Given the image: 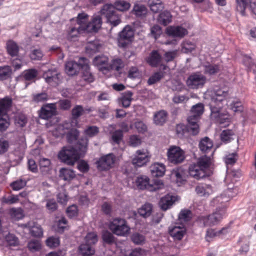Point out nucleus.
<instances>
[{"label":"nucleus","mask_w":256,"mask_h":256,"mask_svg":"<svg viewBox=\"0 0 256 256\" xmlns=\"http://www.w3.org/2000/svg\"><path fill=\"white\" fill-rule=\"evenodd\" d=\"M228 95V92L222 88L214 90L208 104L210 110V119L212 122L222 125L221 128L229 126L231 122L230 116L227 114L220 113L223 107V102Z\"/></svg>","instance_id":"f257e3e1"},{"label":"nucleus","mask_w":256,"mask_h":256,"mask_svg":"<svg viewBox=\"0 0 256 256\" xmlns=\"http://www.w3.org/2000/svg\"><path fill=\"white\" fill-rule=\"evenodd\" d=\"M88 138H82L74 147L64 146L59 152L58 158L62 162L72 166L80 158L84 156L88 150Z\"/></svg>","instance_id":"f03ea898"},{"label":"nucleus","mask_w":256,"mask_h":256,"mask_svg":"<svg viewBox=\"0 0 256 256\" xmlns=\"http://www.w3.org/2000/svg\"><path fill=\"white\" fill-rule=\"evenodd\" d=\"M57 115L58 111L55 103L44 104L39 112V116L41 118L48 120L46 124L47 127L54 126L60 120L56 116Z\"/></svg>","instance_id":"7ed1b4c3"},{"label":"nucleus","mask_w":256,"mask_h":256,"mask_svg":"<svg viewBox=\"0 0 256 256\" xmlns=\"http://www.w3.org/2000/svg\"><path fill=\"white\" fill-rule=\"evenodd\" d=\"M134 30L132 26H126L118 33L116 41L117 45L120 48H126L132 46L134 38Z\"/></svg>","instance_id":"20e7f679"},{"label":"nucleus","mask_w":256,"mask_h":256,"mask_svg":"<svg viewBox=\"0 0 256 256\" xmlns=\"http://www.w3.org/2000/svg\"><path fill=\"white\" fill-rule=\"evenodd\" d=\"M102 16L106 18V22L112 28L118 26L121 22L120 15L114 10L112 4H106L100 10Z\"/></svg>","instance_id":"39448f33"},{"label":"nucleus","mask_w":256,"mask_h":256,"mask_svg":"<svg viewBox=\"0 0 256 256\" xmlns=\"http://www.w3.org/2000/svg\"><path fill=\"white\" fill-rule=\"evenodd\" d=\"M12 98L8 96L0 99V128H8L10 126L8 112L12 106Z\"/></svg>","instance_id":"423d86ee"},{"label":"nucleus","mask_w":256,"mask_h":256,"mask_svg":"<svg viewBox=\"0 0 256 256\" xmlns=\"http://www.w3.org/2000/svg\"><path fill=\"white\" fill-rule=\"evenodd\" d=\"M109 228L114 234L120 236H126L130 232L126 221L120 218H115L110 222Z\"/></svg>","instance_id":"0eeeda50"},{"label":"nucleus","mask_w":256,"mask_h":256,"mask_svg":"<svg viewBox=\"0 0 256 256\" xmlns=\"http://www.w3.org/2000/svg\"><path fill=\"white\" fill-rule=\"evenodd\" d=\"M206 76L200 72H194L190 75L186 81L188 87L192 89H198L203 87L206 82Z\"/></svg>","instance_id":"6e6552de"},{"label":"nucleus","mask_w":256,"mask_h":256,"mask_svg":"<svg viewBox=\"0 0 256 256\" xmlns=\"http://www.w3.org/2000/svg\"><path fill=\"white\" fill-rule=\"evenodd\" d=\"M224 214V210H218L208 216H202L200 222L205 226H212L218 224L221 220Z\"/></svg>","instance_id":"1a4fd4ad"},{"label":"nucleus","mask_w":256,"mask_h":256,"mask_svg":"<svg viewBox=\"0 0 256 256\" xmlns=\"http://www.w3.org/2000/svg\"><path fill=\"white\" fill-rule=\"evenodd\" d=\"M86 60V58L80 57L78 58L77 62L74 60L66 62L65 64L66 72L70 76L76 75L80 72Z\"/></svg>","instance_id":"9d476101"},{"label":"nucleus","mask_w":256,"mask_h":256,"mask_svg":"<svg viewBox=\"0 0 256 256\" xmlns=\"http://www.w3.org/2000/svg\"><path fill=\"white\" fill-rule=\"evenodd\" d=\"M116 156L113 154H106L96 162L97 168L101 171L108 170L114 166Z\"/></svg>","instance_id":"9b49d317"},{"label":"nucleus","mask_w":256,"mask_h":256,"mask_svg":"<svg viewBox=\"0 0 256 256\" xmlns=\"http://www.w3.org/2000/svg\"><path fill=\"white\" fill-rule=\"evenodd\" d=\"M136 184L137 188L142 190H148L149 191H156L159 189L158 184L152 185L150 183V178L146 176H140L136 178Z\"/></svg>","instance_id":"f8f14e48"},{"label":"nucleus","mask_w":256,"mask_h":256,"mask_svg":"<svg viewBox=\"0 0 256 256\" xmlns=\"http://www.w3.org/2000/svg\"><path fill=\"white\" fill-rule=\"evenodd\" d=\"M168 160L174 164L182 162L184 159V152L179 148H170L168 152Z\"/></svg>","instance_id":"ddd939ff"},{"label":"nucleus","mask_w":256,"mask_h":256,"mask_svg":"<svg viewBox=\"0 0 256 256\" xmlns=\"http://www.w3.org/2000/svg\"><path fill=\"white\" fill-rule=\"evenodd\" d=\"M60 74L56 68L48 69L43 74L42 77L48 84L55 86L58 84Z\"/></svg>","instance_id":"4468645a"},{"label":"nucleus","mask_w":256,"mask_h":256,"mask_svg":"<svg viewBox=\"0 0 256 256\" xmlns=\"http://www.w3.org/2000/svg\"><path fill=\"white\" fill-rule=\"evenodd\" d=\"M166 34L173 38H182L188 34L187 30L181 26H169L166 28Z\"/></svg>","instance_id":"2eb2a0df"},{"label":"nucleus","mask_w":256,"mask_h":256,"mask_svg":"<svg viewBox=\"0 0 256 256\" xmlns=\"http://www.w3.org/2000/svg\"><path fill=\"white\" fill-rule=\"evenodd\" d=\"M93 64L96 66L101 72L109 70L108 59L103 54L98 55L94 58L92 60Z\"/></svg>","instance_id":"dca6fc26"},{"label":"nucleus","mask_w":256,"mask_h":256,"mask_svg":"<svg viewBox=\"0 0 256 256\" xmlns=\"http://www.w3.org/2000/svg\"><path fill=\"white\" fill-rule=\"evenodd\" d=\"M89 60L86 58V61L80 68L81 77L82 80L88 83H91L94 82V78L92 73L90 72V66L88 64Z\"/></svg>","instance_id":"f3484780"},{"label":"nucleus","mask_w":256,"mask_h":256,"mask_svg":"<svg viewBox=\"0 0 256 256\" xmlns=\"http://www.w3.org/2000/svg\"><path fill=\"white\" fill-rule=\"evenodd\" d=\"M188 174L190 176L198 180L206 176L205 170L196 164H192L189 166Z\"/></svg>","instance_id":"a211bd4d"},{"label":"nucleus","mask_w":256,"mask_h":256,"mask_svg":"<svg viewBox=\"0 0 256 256\" xmlns=\"http://www.w3.org/2000/svg\"><path fill=\"white\" fill-rule=\"evenodd\" d=\"M71 126H76L78 124V119L84 114V108L82 105H76L71 111Z\"/></svg>","instance_id":"6ab92c4d"},{"label":"nucleus","mask_w":256,"mask_h":256,"mask_svg":"<svg viewBox=\"0 0 256 256\" xmlns=\"http://www.w3.org/2000/svg\"><path fill=\"white\" fill-rule=\"evenodd\" d=\"M176 201V198L172 196L167 194L162 197L158 202L160 208L164 211L170 209Z\"/></svg>","instance_id":"aec40b11"},{"label":"nucleus","mask_w":256,"mask_h":256,"mask_svg":"<svg viewBox=\"0 0 256 256\" xmlns=\"http://www.w3.org/2000/svg\"><path fill=\"white\" fill-rule=\"evenodd\" d=\"M168 232L170 235L175 240H180L185 234L186 229L183 226H175L169 228Z\"/></svg>","instance_id":"412c9836"},{"label":"nucleus","mask_w":256,"mask_h":256,"mask_svg":"<svg viewBox=\"0 0 256 256\" xmlns=\"http://www.w3.org/2000/svg\"><path fill=\"white\" fill-rule=\"evenodd\" d=\"M150 169L152 176L156 178L162 176L166 171L164 165L158 162L152 164L150 166Z\"/></svg>","instance_id":"4be33fe9"},{"label":"nucleus","mask_w":256,"mask_h":256,"mask_svg":"<svg viewBox=\"0 0 256 256\" xmlns=\"http://www.w3.org/2000/svg\"><path fill=\"white\" fill-rule=\"evenodd\" d=\"M196 192L200 196H208L212 192L210 185L206 184H199L196 187Z\"/></svg>","instance_id":"5701e85b"},{"label":"nucleus","mask_w":256,"mask_h":256,"mask_svg":"<svg viewBox=\"0 0 256 256\" xmlns=\"http://www.w3.org/2000/svg\"><path fill=\"white\" fill-rule=\"evenodd\" d=\"M137 154L138 156L134 158L132 160V164L136 166H142L149 161L150 158L146 154L140 150H138Z\"/></svg>","instance_id":"b1692460"},{"label":"nucleus","mask_w":256,"mask_h":256,"mask_svg":"<svg viewBox=\"0 0 256 256\" xmlns=\"http://www.w3.org/2000/svg\"><path fill=\"white\" fill-rule=\"evenodd\" d=\"M58 176L60 179L70 182L76 177V174L72 170L63 168L60 170Z\"/></svg>","instance_id":"393cba45"},{"label":"nucleus","mask_w":256,"mask_h":256,"mask_svg":"<svg viewBox=\"0 0 256 256\" xmlns=\"http://www.w3.org/2000/svg\"><path fill=\"white\" fill-rule=\"evenodd\" d=\"M212 142L207 136L202 138L198 144L200 150L204 154L210 152L212 150Z\"/></svg>","instance_id":"a878e982"},{"label":"nucleus","mask_w":256,"mask_h":256,"mask_svg":"<svg viewBox=\"0 0 256 256\" xmlns=\"http://www.w3.org/2000/svg\"><path fill=\"white\" fill-rule=\"evenodd\" d=\"M168 113L164 110H160L156 112L154 116V123L158 126H162L167 120Z\"/></svg>","instance_id":"bb28decb"},{"label":"nucleus","mask_w":256,"mask_h":256,"mask_svg":"<svg viewBox=\"0 0 256 256\" xmlns=\"http://www.w3.org/2000/svg\"><path fill=\"white\" fill-rule=\"evenodd\" d=\"M162 60V56L158 50H153L150 54L148 58V62L152 67H156L158 66Z\"/></svg>","instance_id":"cd10ccee"},{"label":"nucleus","mask_w":256,"mask_h":256,"mask_svg":"<svg viewBox=\"0 0 256 256\" xmlns=\"http://www.w3.org/2000/svg\"><path fill=\"white\" fill-rule=\"evenodd\" d=\"M6 49L8 54L12 57L18 56L19 52V46L13 40H10L7 41Z\"/></svg>","instance_id":"c85d7f7f"},{"label":"nucleus","mask_w":256,"mask_h":256,"mask_svg":"<svg viewBox=\"0 0 256 256\" xmlns=\"http://www.w3.org/2000/svg\"><path fill=\"white\" fill-rule=\"evenodd\" d=\"M38 74V71L36 68H30L24 70L21 75L17 78H24L26 81H30L35 79Z\"/></svg>","instance_id":"c756f323"},{"label":"nucleus","mask_w":256,"mask_h":256,"mask_svg":"<svg viewBox=\"0 0 256 256\" xmlns=\"http://www.w3.org/2000/svg\"><path fill=\"white\" fill-rule=\"evenodd\" d=\"M148 10L145 6L143 4H135L133 7L132 12L134 14L136 17L143 18L147 14Z\"/></svg>","instance_id":"7c9ffc66"},{"label":"nucleus","mask_w":256,"mask_h":256,"mask_svg":"<svg viewBox=\"0 0 256 256\" xmlns=\"http://www.w3.org/2000/svg\"><path fill=\"white\" fill-rule=\"evenodd\" d=\"M133 93L130 91H126L122 93V96L118 98V102L121 104L124 108H128L130 106L132 100V96Z\"/></svg>","instance_id":"2f4dec72"},{"label":"nucleus","mask_w":256,"mask_h":256,"mask_svg":"<svg viewBox=\"0 0 256 256\" xmlns=\"http://www.w3.org/2000/svg\"><path fill=\"white\" fill-rule=\"evenodd\" d=\"M255 0H236V10L242 16H246V9L248 8V5L252 2Z\"/></svg>","instance_id":"473e14b6"},{"label":"nucleus","mask_w":256,"mask_h":256,"mask_svg":"<svg viewBox=\"0 0 256 256\" xmlns=\"http://www.w3.org/2000/svg\"><path fill=\"white\" fill-rule=\"evenodd\" d=\"M153 210V206L150 203H146L142 205L138 210L139 214L144 218L149 217L152 213Z\"/></svg>","instance_id":"72a5a7b5"},{"label":"nucleus","mask_w":256,"mask_h":256,"mask_svg":"<svg viewBox=\"0 0 256 256\" xmlns=\"http://www.w3.org/2000/svg\"><path fill=\"white\" fill-rule=\"evenodd\" d=\"M113 233L108 230H104L102 234V238L104 243L112 245L116 243V238H115Z\"/></svg>","instance_id":"f704fd0d"},{"label":"nucleus","mask_w":256,"mask_h":256,"mask_svg":"<svg viewBox=\"0 0 256 256\" xmlns=\"http://www.w3.org/2000/svg\"><path fill=\"white\" fill-rule=\"evenodd\" d=\"M88 25L85 24L84 26H78L72 27L71 28L69 33V36L72 38L77 37L80 34L83 33L85 32H89Z\"/></svg>","instance_id":"c9c22d12"},{"label":"nucleus","mask_w":256,"mask_h":256,"mask_svg":"<svg viewBox=\"0 0 256 256\" xmlns=\"http://www.w3.org/2000/svg\"><path fill=\"white\" fill-rule=\"evenodd\" d=\"M112 6L116 11L125 12L129 10L130 4L129 2L124 0H118L114 2Z\"/></svg>","instance_id":"e433bc0d"},{"label":"nucleus","mask_w":256,"mask_h":256,"mask_svg":"<svg viewBox=\"0 0 256 256\" xmlns=\"http://www.w3.org/2000/svg\"><path fill=\"white\" fill-rule=\"evenodd\" d=\"M102 19L100 16L98 15L92 18L90 22L88 23V28H91V30L94 32H97L101 28Z\"/></svg>","instance_id":"4c0bfd02"},{"label":"nucleus","mask_w":256,"mask_h":256,"mask_svg":"<svg viewBox=\"0 0 256 256\" xmlns=\"http://www.w3.org/2000/svg\"><path fill=\"white\" fill-rule=\"evenodd\" d=\"M80 252L83 256H92L94 254L95 250L92 246V245L87 243L82 244L80 246Z\"/></svg>","instance_id":"58836bf2"},{"label":"nucleus","mask_w":256,"mask_h":256,"mask_svg":"<svg viewBox=\"0 0 256 256\" xmlns=\"http://www.w3.org/2000/svg\"><path fill=\"white\" fill-rule=\"evenodd\" d=\"M198 129H176V134L180 138H188L190 134L196 135L198 132Z\"/></svg>","instance_id":"ea45409f"},{"label":"nucleus","mask_w":256,"mask_h":256,"mask_svg":"<svg viewBox=\"0 0 256 256\" xmlns=\"http://www.w3.org/2000/svg\"><path fill=\"white\" fill-rule=\"evenodd\" d=\"M172 16L168 10H164L159 14L158 20V22L166 26L172 21Z\"/></svg>","instance_id":"a19ab883"},{"label":"nucleus","mask_w":256,"mask_h":256,"mask_svg":"<svg viewBox=\"0 0 256 256\" xmlns=\"http://www.w3.org/2000/svg\"><path fill=\"white\" fill-rule=\"evenodd\" d=\"M51 162L46 158H41L39 160L40 168L43 174H47L50 170Z\"/></svg>","instance_id":"79ce46f5"},{"label":"nucleus","mask_w":256,"mask_h":256,"mask_svg":"<svg viewBox=\"0 0 256 256\" xmlns=\"http://www.w3.org/2000/svg\"><path fill=\"white\" fill-rule=\"evenodd\" d=\"M204 72L209 75H214L220 71V66L218 64H212L208 62L204 66Z\"/></svg>","instance_id":"37998d69"},{"label":"nucleus","mask_w":256,"mask_h":256,"mask_svg":"<svg viewBox=\"0 0 256 256\" xmlns=\"http://www.w3.org/2000/svg\"><path fill=\"white\" fill-rule=\"evenodd\" d=\"M14 121L16 126L24 127L28 122V118L26 114L19 113L14 116Z\"/></svg>","instance_id":"c03bdc74"},{"label":"nucleus","mask_w":256,"mask_h":256,"mask_svg":"<svg viewBox=\"0 0 256 256\" xmlns=\"http://www.w3.org/2000/svg\"><path fill=\"white\" fill-rule=\"evenodd\" d=\"M200 118L195 114H190L187 118L188 126L191 127L190 128H199L198 122Z\"/></svg>","instance_id":"a18cd8bd"},{"label":"nucleus","mask_w":256,"mask_h":256,"mask_svg":"<svg viewBox=\"0 0 256 256\" xmlns=\"http://www.w3.org/2000/svg\"><path fill=\"white\" fill-rule=\"evenodd\" d=\"M66 134V138L67 142L70 144L74 142L78 138L79 132L78 129H69Z\"/></svg>","instance_id":"49530a36"},{"label":"nucleus","mask_w":256,"mask_h":256,"mask_svg":"<svg viewBox=\"0 0 256 256\" xmlns=\"http://www.w3.org/2000/svg\"><path fill=\"white\" fill-rule=\"evenodd\" d=\"M12 74V70L10 66H0V78L2 80H6L10 78Z\"/></svg>","instance_id":"de8ad7c7"},{"label":"nucleus","mask_w":256,"mask_h":256,"mask_svg":"<svg viewBox=\"0 0 256 256\" xmlns=\"http://www.w3.org/2000/svg\"><path fill=\"white\" fill-rule=\"evenodd\" d=\"M210 156H208L206 155H204V156H202L198 158L197 164H198V166H200V168L204 170L206 168L210 166Z\"/></svg>","instance_id":"09e8293b"},{"label":"nucleus","mask_w":256,"mask_h":256,"mask_svg":"<svg viewBox=\"0 0 256 256\" xmlns=\"http://www.w3.org/2000/svg\"><path fill=\"white\" fill-rule=\"evenodd\" d=\"M234 134L231 129H226L224 130L221 134H220V138L222 142H230L232 140H233L232 136Z\"/></svg>","instance_id":"8fccbe9b"},{"label":"nucleus","mask_w":256,"mask_h":256,"mask_svg":"<svg viewBox=\"0 0 256 256\" xmlns=\"http://www.w3.org/2000/svg\"><path fill=\"white\" fill-rule=\"evenodd\" d=\"M228 228H223L221 230H217L214 229H208L206 232V236L210 238H212L220 234H224L228 232Z\"/></svg>","instance_id":"3c124183"},{"label":"nucleus","mask_w":256,"mask_h":256,"mask_svg":"<svg viewBox=\"0 0 256 256\" xmlns=\"http://www.w3.org/2000/svg\"><path fill=\"white\" fill-rule=\"evenodd\" d=\"M204 112V106L202 103H198L192 107L190 114H195L199 117Z\"/></svg>","instance_id":"603ef678"},{"label":"nucleus","mask_w":256,"mask_h":256,"mask_svg":"<svg viewBox=\"0 0 256 256\" xmlns=\"http://www.w3.org/2000/svg\"><path fill=\"white\" fill-rule=\"evenodd\" d=\"M26 184V182L22 179H19L14 181L10 184V186L15 191L19 190L24 188Z\"/></svg>","instance_id":"864d4df0"},{"label":"nucleus","mask_w":256,"mask_h":256,"mask_svg":"<svg viewBox=\"0 0 256 256\" xmlns=\"http://www.w3.org/2000/svg\"><path fill=\"white\" fill-rule=\"evenodd\" d=\"M124 66V63L120 58L113 59L110 64L112 69L116 71H119L122 69Z\"/></svg>","instance_id":"5fc2aeb1"},{"label":"nucleus","mask_w":256,"mask_h":256,"mask_svg":"<svg viewBox=\"0 0 256 256\" xmlns=\"http://www.w3.org/2000/svg\"><path fill=\"white\" fill-rule=\"evenodd\" d=\"M132 241L136 244H142L145 241V237L138 232L133 234L131 236Z\"/></svg>","instance_id":"6e6d98bb"},{"label":"nucleus","mask_w":256,"mask_h":256,"mask_svg":"<svg viewBox=\"0 0 256 256\" xmlns=\"http://www.w3.org/2000/svg\"><path fill=\"white\" fill-rule=\"evenodd\" d=\"M162 33V27L155 24L150 28V34L155 40L158 38Z\"/></svg>","instance_id":"4d7b16f0"},{"label":"nucleus","mask_w":256,"mask_h":256,"mask_svg":"<svg viewBox=\"0 0 256 256\" xmlns=\"http://www.w3.org/2000/svg\"><path fill=\"white\" fill-rule=\"evenodd\" d=\"M164 76L162 72H156L151 76L148 80V84L150 86L160 81Z\"/></svg>","instance_id":"13d9d810"},{"label":"nucleus","mask_w":256,"mask_h":256,"mask_svg":"<svg viewBox=\"0 0 256 256\" xmlns=\"http://www.w3.org/2000/svg\"><path fill=\"white\" fill-rule=\"evenodd\" d=\"M86 243L90 245L96 244L98 242V236L94 232H90L87 234L85 237Z\"/></svg>","instance_id":"bf43d9fd"},{"label":"nucleus","mask_w":256,"mask_h":256,"mask_svg":"<svg viewBox=\"0 0 256 256\" xmlns=\"http://www.w3.org/2000/svg\"><path fill=\"white\" fill-rule=\"evenodd\" d=\"M101 46V44L98 42L90 43L86 46V52L90 54H95L99 51Z\"/></svg>","instance_id":"052dcab7"},{"label":"nucleus","mask_w":256,"mask_h":256,"mask_svg":"<svg viewBox=\"0 0 256 256\" xmlns=\"http://www.w3.org/2000/svg\"><path fill=\"white\" fill-rule=\"evenodd\" d=\"M19 201L18 195L12 194L8 197H3L2 202L3 204H12L18 202Z\"/></svg>","instance_id":"680f3d73"},{"label":"nucleus","mask_w":256,"mask_h":256,"mask_svg":"<svg viewBox=\"0 0 256 256\" xmlns=\"http://www.w3.org/2000/svg\"><path fill=\"white\" fill-rule=\"evenodd\" d=\"M11 217L15 220H20L23 218L22 210L21 208H12L10 210Z\"/></svg>","instance_id":"e2e57ef3"},{"label":"nucleus","mask_w":256,"mask_h":256,"mask_svg":"<svg viewBox=\"0 0 256 256\" xmlns=\"http://www.w3.org/2000/svg\"><path fill=\"white\" fill-rule=\"evenodd\" d=\"M123 138L122 131L120 129L116 130L112 135V139L114 142L119 144Z\"/></svg>","instance_id":"0e129e2a"},{"label":"nucleus","mask_w":256,"mask_h":256,"mask_svg":"<svg viewBox=\"0 0 256 256\" xmlns=\"http://www.w3.org/2000/svg\"><path fill=\"white\" fill-rule=\"evenodd\" d=\"M150 2V4H148L150 10L154 13H158L164 8V4L160 3H152Z\"/></svg>","instance_id":"69168bd1"},{"label":"nucleus","mask_w":256,"mask_h":256,"mask_svg":"<svg viewBox=\"0 0 256 256\" xmlns=\"http://www.w3.org/2000/svg\"><path fill=\"white\" fill-rule=\"evenodd\" d=\"M6 240L8 244L11 246H16L18 244V240L14 234H8L6 236Z\"/></svg>","instance_id":"338daca9"},{"label":"nucleus","mask_w":256,"mask_h":256,"mask_svg":"<svg viewBox=\"0 0 256 256\" xmlns=\"http://www.w3.org/2000/svg\"><path fill=\"white\" fill-rule=\"evenodd\" d=\"M28 248L32 252L38 251L41 248V244L38 240H32L28 243Z\"/></svg>","instance_id":"774afa93"}]
</instances>
